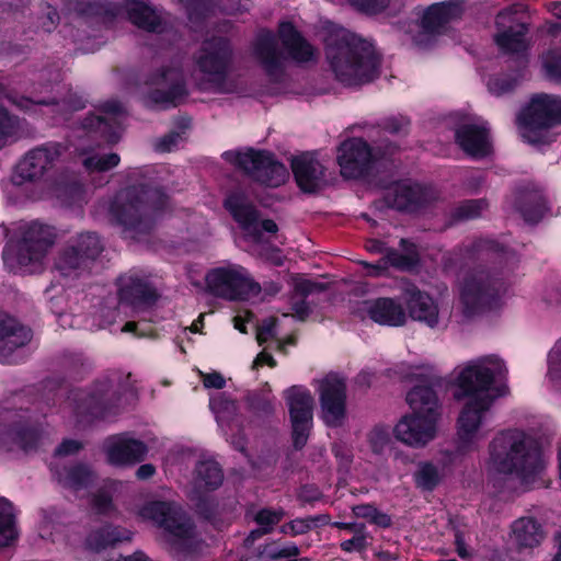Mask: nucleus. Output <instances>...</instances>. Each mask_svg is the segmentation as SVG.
<instances>
[{
  "instance_id": "f257e3e1",
  "label": "nucleus",
  "mask_w": 561,
  "mask_h": 561,
  "mask_svg": "<svg viewBox=\"0 0 561 561\" xmlns=\"http://www.w3.org/2000/svg\"><path fill=\"white\" fill-rule=\"evenodd\" d=\"M506 375V365L496 355L479 357L458 368L455 377L458 388L456 397L466 399L456 422V438L460 450L478 449L492 431L491 408L495 400L492 386Z\"/></svg>"
},
{
  "instance_id": "f03ea898",
  "label": "nucleus",
  "mask_w": 561,
  "mask_h": 561,
  "mask_svg": "<svg viewBox=\"0 0 561 561\" xmlns=\"http://www.w3.org/2000/svg\"><path fill=\"white\" fill-rule=\"evenodd\" d=\"M409 378L422 383L413 387L407 401L411 413L401 417L393 428V435L402 444L422 448L432 442L437 434L440 416L437 397L433 390L437 375L433 366L420 365L412 367Z\"/></svg>"
},
{
  "instance_id": "7ed1b4c3",
  "label": "nucleus",
  "mask_w": 561,
  "mask_h": 561,
  "mask_svg": "<svg viewBox=\"0 0 561 561\" xmlns=\"http://www.w3.org/2000/svg\"><path fill=\"white\" fill-rule=\"evenodd\" d=\"M325 54L336 80L344 85L365 84L379 75L380 59L374 46L345 28L330 32Z\"/></svg>"
},
{
  "instance_id": "20e7f679",
  "label": "nucleus",
  "mask_w": 561,
  "mask_h": 561,
  "mask_svg": "<svg viewBox=\"0 0 561 561\" xmlns=\"http://www.w3.org/2000/svg\"><path fill=\"white\" fill-rule=\"evenodd\" d=\"M545 463L536 442L523 431L507 430L490 442L484 467L491 476H515L528 483L545 468Z\"/></svg>"
},
{
  "instance_id": "39448f33",
  "label": "nucleus",
  "mask_w": 561,
  "mask_h": 561,
  "mask_svg": "<svg viewBox=\"0 0 561 561\" xmlns=\"http://www.w3.org/2000/svg\"><path fill=\"white\" fill-rule=\"evenodd\" d=\"M21 230V240L15 243L10 242L4 248V264L13 272H38L48 249L55 241V229L42 222L32 221L23 225Z\"/></svg>"
},
{
  "instance_id": "423d86ee",
  "label": "nucleus",
  "mask_w": 561,
  "mask_h": 561,
  "mask_svg": "<svg viewBox=\"0 0 561 561\" xmlns=\"http://www.w3.org/2000/svg\"><path fill=\"white\" fill-rule=\"evenodd\" d=\"M164 205V196L157 192L144 188H130L121 192L111 213L115 220L122 225L130 237L142 232L150 227L151 216Z\"/></svg>"
},
{
  "instance_id": "0eeeda50",
  "label": "nucleus",
  "mask_w": 561,
  "mask_h": 561,
  "mask_svg": "<svg viewBox=\"0 0 561 561\" xmlns=\"http://www.w3.org/2000/svg\"><path fill=\"white\" fill-rule=\"evenodd\" d=\"M561 122V98L548 94L534 96L517 119L520 137L533 145L552 141L550 128Z\"/></svg>"
},
{
  "instance_id": "6e6552de",
  "label": "nucleus",
  "mask_w": 561,
  "mask_h": 561,
  "mask_svg": "<svg viewBox=\"0 0 561 561\" xmlns=\"http://www.w3.org/2000/svg\"><path fill=\"white\" fill-rule=\"evenodd\" d=\"M459 302L466 316L496 308L507 293L506 283L484 271L466 274L458 285Z\"/></svg>"
},
{
  "instance_id": "1a4fd4ad",
  "label": "nucleus",
  "mask_w": 561,
  "mask_h": 561,
  "mask_svg": "<svg viewBox=\"0 0 561 561\" xmlns=\"http://www.w3.org/2000/svg\"><path fill=\"white\" fill-rule=\"evenodd\" d=\"M222 157L229 163L243 170L256 182L267 186H279L288 178L286 167L276 161L273 154L267 151L254 149L227 151Z\"/></svg>"
},
{
  "instance_id": "9d476101",
  "label": "nucleus",
  "mask_w": 561,
  "mask_h": 561,
  "mask_svg": "<svg viewBox=\"0 0 561 561\" xmlns=\"http://www.w3.org/2000/svg\"><path fill=\"white\" fill-rule=\"evenodd\" d=\"M206 284L215 295L230 300L244 299L260 289L248 272L236 264L209 271L206 275Z\"/></svg>"
},
{
  "instance_id": "9b49d317",
  "label": "nucleus",
  "mask_w": 561,
  "mask_h": 561,
  "mask_svg": "<svg viewBox=\"0 0 561 561\" xmlns=\"http://www.w3.org/2000/svg\"><path fill=\"white\" fill-rule=\"evenodd\" d=\"M196 65L209 83L220 91H229L224 83L230 71L231 48L225 38L206 41L196 56Z\"/></svg>"
},
{
  "instance_id": "f8f14e48",
  "label": "nucleus",
  "mask_w": 561,
  "mask_h": 561,
  "mask_svg": "<svg viewBox=\"0 0 561 561\" xmlns=\"http://www.w3.org/2000/svg\"><path fill=\"white\" fill-rule=\"evenodd\" d=\"M284 398L289 411L294 445L301 448L312 427L313 397L307 388L293 386L284 391Z\"/></svg>"
},
{
  "instance_id": "ddd939ff",
  "label": "nucleus",
  "mask_w": 561,
  "mask_h": 561,
  "mask_svg": "<svg viewBox=\"0 0 561 561\" xmlns=\"http://www.w3.org/2000/svg\"><path fill=\"white\" fill-rule=\"evenodd\" d=\"M62 153L64 147L57 142H49L31 150L15 167L11 178L12 184L22 186L42 179Z\"/></svg>"
},
{
  "instance_id": "4468645a",
  "label": "nucleus",
  "mask_w": 561,
  "mask_h": 561,
  "mask_svg": "<svg viewBox=\"0 0 561 561\" xmlns=\"http://www.w3.org/2000/svg\"><path fill=\"white\" fill-rule=\"evenodd\" d=\"M320 419L329 427L343 426L347 419L346 385L337 375H328L319 383Z\"/></svg>"
},
{
  "instance_id": "2eb2a0df",
  "label": "nucleus",
  "mask_w": 561,
  "mask_h": 561,
  "mask_svg": "<svg viewBox=\"0 0 561 561\" xmlns=\"http://www.w3.org/2000/svg\"><path fill=\"white\" fill-rule=\"evenodd\" d=\"M140 515L163 528L174 539L192 536L191 520L181 507L173 503L151 502L141 508Z\"/></svg>"
},
{
  "instance_id": "dca6fc26",
  "label": "nucleus",
  "mask_w": 561,
  "mask_h": 561,
  "mask_svg": "<svg viewBox=\"0 0 561 561\" xmlns=\"http://www.w3.org/2000/svg\"><path fill=\"white\" fill-rule=\"evenodd\" d=\"M225 206L244 231L245 238L253 243L261 241L262 231L275 233L278 230L273 220H260L256 210L247 203L242 194L233 193L229 195Z\"/></svg>"
},
{
  "instance_id": "f3484780",
  "label": "nucleus",
  "mask_w": 561,
  "mask_h": 561,
  "mask_svg": "<svg viewBox=\"0 0 561 561\" xmlns=\"http://www.w3.org/2000/svg\"><path fill=\"white\" fill-rule=\"evenodd\" d=\"M103 250L100 238L92 232L80 233L71 238L60 254L56 266L65 275L71 271L85 266Z\"/></svg>"
},
{
  "instance_id": "a211bd4d",
  "label": "nucleus",
  "mask_w": 561,
  "mask_h": 561,
  "mask_svg": "<svg viewBox=\"0 0 561 561\" xmlns=\"http://www.w3.org/2000/svg\"><path fill=\"white\" fill-rule=\"evenodd\" d=\"M377 158L368 144L362 138H351L343 141L339 149L336 160L341 175L346 179L362 176Z\"/></svg>"
},
{
  "instance_id": "6ab92c4d",
  "label": "nucleus",
  "mask_w": 561,
  "mask_h": 561,
  "mask_svg": "<svg viewBox=\"0 0 561 561\" xmlns=\"http://www.w3.org/2000/svg\"><path fill=\"white\" fill-rule=\"evenodd\" d=\"M354 316L389 327H400L407 321L402 305L392 298H378L357 301L352 307Z\"/></svg>"
},
{
  "instance_id": "aec40b11",
  "label": "nucleus",
  "mask_w": 561,
  "mask_h": 561,
  "mask_svg": "<svg viewBox=\"0 0 561 561\" xmlns=\"http://www.w3.org/2000/svg\"><path fill=\"white\" fill-rule=\"evenodd\" d=\"M455 137L459 147L472 158L486 157L492 150L489 127L479 117L461 124L456 129Z\"/></svg>"
},
{
  "instance_id": "412c9836",
  "label": "nucleus",
  "mask_w": 561,
  "mask_h": 561,
  "mask_svg": "<svg viewBox=\"0 0 561 561\" xmlns=\"http://www.w3.org/2000/svg\"><path fill=\"white\" fill-rule=\"evenodd\" d=\"M106 461L116 467H127L141 461L147 455V446L128 435L108 437L103 444Z\"/></svg>"
},
{
  "instance_id": "4be33fe9",
  "label": "nucleus",
  "mask_w": 561,
  "mask_h": 561,
  "mask_svg": "<svg viewBox=\"0 0 561 561\" xmlns=\"http://www.w3.org/2000/svg\"><path fill=\"white\" fill-rule=\"evenodd\" d=\"M291 170L297 185L304 192H316L325 184V167L313 152L293 158Z\"/></svg>"
},
{
  "instance_id": "5701e85b",
  "label": "nucleus",
  "mask_w": 561,
  "mask_h": 561,
  "mask_svg": "<svg viewBox=\"0 0 561 561\" xmlns=\"http://www.w3.org/2000/svg\"><path fill=\"white\" fill-rule=\"evenodd\" d=\"M497 34L495 42L505 53H520L527 48L525 38L526 26L511 9L501 12L496 18Z\"/></svg>"
},
{
  "instance_id": "b1692460",
  "label": "nucleus",
  "mask_w": 561,
  "mask_h": 561,
  "mask_svg": "<svg viewBox=\"0 0 561 561\" xmlns=\"http://www.w3.org/2000/svg\"><path fill=\"white\" fill-rule=\"evenodd\" d=\"M99 112L96 116L85 119L84 127L95 129L107 142H116L119 138L122 122L125 115L124 107L116 101H107Z\"/></svg>"
},
{
  "instance_id": "393cba45",
  "label": "nucleus",
  "mask_w": 561,
  "mask_h": 561,
  "mask_svg": "<svg viewBox=\"0 0 561 561\" xmlns=\"http://www.w3.org/2000/svg\"><path fill=\"white\" fill-rule=\"evenodd\" d=\"M31 340L30 330L21 327L13 318L0 313V363H15L14 352Z\"/></svg>"
},
{
  "instance_id": "a878e982",
  "label": "nucleus",
  "mask_w": 561,
  "mask_h": 561,
  "mask_svg": "<svg viewBox=\"0 0 561 561\" xmlns=\"http://www.w3.org/2000/svg\"><path fill=\"white\" fill-rule=\"evenodd\" d=\"M405 299L409 317L431 329L439 327L440 317L438 305L427 293L416 288L407 291Z\"/></svg>"
},
{
  "instance_id": "bb28decb",
  "label": "nucleus",
  "mask_w": 561,
  "mask_h": 561,
  "mask_svg": "<svg viewBox=\"0 0 561 561\" xmlns=\"http://www.w3.org/2000/svg\"><path fill=\"white\" fill-rule=\"evenodd\" d=\"M124 10L128 20L139 28L158 33L164 31L167 23L164 13L147 0H125Z\"/></svg>"
},
{
  "instance_id": "cd10ccee",
  "label": "nucleus",
  "mask_w": 561,
  "mask_h": 561,
  "mask_svg": "<svg viewBox=\"0 0 561 561\" xmlns=\"http://www.w3.org/2000/svg\"><path fill=\"white\" fill-rule=\"evenodd\" d=\"M154 84L161 87V89L167 90L163 93L160 91L154 92L150 95L149 102L153 104L167 105L174 103V100L178 96L184 94V81L182 71L178 66H172L171 68L163 69L156 78Z\"/></svg>"
},
{
  "instance_id": "c85d7f7f",
  "label": "nucleus",
  "mask_w": 561,
  "mask_h": 561,
  "mask_svg": "<svg viewBox=\"0 0 561 561\" xmlns=\"http://www.w3.org/2000/svg\"><path fill=\"white\" fill-rule=\"evenodd\" d=\"M457 460V456L451 451H443L437 459V463L423 462L415 473L417 486L424 490H433L442 478L450 470Z\"/></svg>"
},
{
  "instance_id": "c756f323",
  "label": "nucleus",
  "mask_w": 561,
  "mask_h": 561,
  "mask_svg": "<svg viewBox=\"0 0 561 561\" xmlns=\"http://www.w3.org/2000/svg\"><path fill=\"white\" fill-rule=\"evenodd\" d=\"M461 12V5L457 2L435 3L425 11L422 27L430 34L439 33L445 25L457 20Z\"/></svg>"
},
{
  "instance_id": "7c9ffc66",
  "label": "nucleus",
  "mask_w": 561,
  "mask_h": 561,
  "mask_svg": "<svg viewBox=\"0 0 561 561\" xmlns=\"http://www.w3.org/2000/svg\"><path fill=\"white\" fill-rule=\"evenodd\" d=\"M51 470L58 482L66 489L79 494L87 491L94 482V472L85 465L77 463L59 470L58 463H54Z\"/></svg>"
},
{
  "instance_id": "2f4dec72",
  "label": "nucleus",
  "mask_w": 561,
  "mask_h": 561,
  "mask_svg": "<svg viewBox=\"0 0 561 561\" xmlns=\"http://www.w3.org/2000/svg\"><path fill=\"white\" fill-rule=\"evenodd\" d=\"M39 438V434L35 430L12 426L0 421V448L11 450L16 446L30 451L36 447Z\"/></svg>"
},
{
  "instance_id": "473e14b6",
  "label": "nucleus",
  "mask_w": 561,
  "mask_h": 561,
  "mask_svg": "<svg viewBox=\"0 0 561 561\" xmlns=\"http://www.w3.org/2000/svg\"><path fill=\"white\" fill-rule=\"evenodd\" d=\"M279 36L293 59L298 62L312 60L316 56L313 47L300 37L293 24L284 22L279 25Z\"/></svg>"
},
{
  "instance_id": "72a5a7b5",
  "label": "nucleus",
  "mask_w": 561,
  "mask_h": 561,
  "mask_svg": "<svg viewBox=\"0 0 561 561\" xmlns=\"http://www.w3.org/2000/svg\"><path fill=\"white\" fill-rule=\"evenodd\" d=\"M401 245L403 250L405 251L404 254H400L398 251L386 248L383 257H382V265H370L367 263H364V265L368 268L367 274L369 276H379L382 274L386 265H391L398 268L407 270L413 266V264L416 262V252L413 244H410L407 247V241L401 240Z\"/></svg>"
},
{
  "instance_id": "f704fd0d",
  "label": "nucleus",
  "mask_w": 561,
  "mask_h": 561,
  "mask_svg": "<svg viewBox=\"0 0 561 561\" xmlns=\"http://www.w3.org/2000/svg\"><path fill=\"white\" fill-rule=\"evenodd\" d=\"M152 296L148 284L137 275L130 274L119 278L121 305L130 304L139 306L147 302Z\"/></svg>"
},
{
  "instance_id": "c9c22d12",
  "label": "nucleus",
  "mask_w": 561,
  "mask_h": 561,
  "mask_svg": "<svg viewBox=\"0 0 561 561\" xmlns=\"http://www.w3.org/2000/svg\"><path fill=\"white\" fill-rule=\"evenodd\" d=\"M254 55L270 75H275L280 67V55L275 37L270 32H261L254 44Z\"/></svg>"
},
{
  "instance_id": "e433bc0d",
  "label": "nucleus",
  "mask_w": 561,
  "mask_h": 561,
  "mask_svg": "<svg viewBox=\"0 0 561 561\" xmlns=\"http://www.w3.org/2000/svg\"><path fill=\"white\" fill-rule=\"evenodd\" d=\"M543 537L541 526L533 518H519L512 526V539L519 548H535Z\"/></svg>"
},
{
  "instance_id": "4c0bfd02",
  "label": "nucleus",
  "mask_w": 561,
  "mask_h": 561,
  "mask_svg": "<svg viewBox=\"0 0 561 561\" xmlns=\"http://www.w3.org/2000/svg\"><path fill=\"white\" fill-rule=\"evenodd\" d=\"M130 537V531L107 525L92 531L87 539V546L90 550L100 551L118 542L127 541Z\"/></svg>"
},
{
  "instance_id": "58836bf2",
  "label": "nucleus",
  "mask_w": 561,
  "mask_h": 561,
  "mask_svg": "<svg viewBox=\"0 0 561 561\" xmlns=\"http://www.w3.org/2000/svg\"><path fill=\"white\" fill-rule=\"evenodd\" d=\"M209 405L219 427L226 436H229V431L232 430L237 412L236 403L225 393H219L210 398Z\"/></svg>"
},
{
  "instance_id": "ea45409f",
  "label": "nucleus",
  "mask_w": 561,
  "mask_h": 561,
  "mask_svg": "<svg viewBox=\"0 0 561 561\" xmlns=\"http://www.w3.org/2000/svg\"><path fill=\"white\" fill-rule=\"evenodd\" d=\"M517 210L527 222L535 224L542 218L546 203L539 192H527L519 196Z\"/></svg>"
},
{
  "instance_id": "a19ab883",
  "label": "nucleus",
  "mask_w": 561,
  "mask_h": 561,
  "mask_svg": "<svg viewBox=\"0 0 561 561\" xmlns=\"http://www.w3.org/2000/svg\"><path fill=\"white\" fill-rule=\"evenodd\" d=\"M19 531L15 525L11 504L0 500V547H9L18 539Z\"/></svg>"
},
{
  "instance_id": "79ce46f5",
  "label": "nucleus",
  "mask_w": 561,
  "mask_h": 561,
  "mask_svg": "<svg viewBox=\"0 0 561 561\" xmlns=\"http://www.w3.org/2000/svg\"><path fill=\"white\" fill-rule=\"evenodd\" d=\"M392 205L398 209H410L421 204L422 190L416 184L398 183L393 188Z\"/></svg>"
},
{
  "instance_id": "37998d69",
  "label": "nucleus",
  "mask_w": 561,
  "mask_h": 561,
  "mask_svg": "<svg viewBox=\"0 0 561 561\" xmlns=\"http://www.w3.org/2000/svg\"><path fill=\"white\" fill-rule=\"evenodd\" d=\"M195 482L198 488H218L222 482V472L218 463L213 460H204L198 462L196 467Z\"/></svg>"
},
{
  "instance_id": "c03bdc74",
  "label": "nucleus",
  "mask_w": 561,
  "mask_h": 561,
  "mask_svg": "<svg viewBox=\"0 0 561 561\" xmlns=\"http://www.w3.org/2000/svg\"><path fill=\"white\" fill-rule=\"evenodd\" d=\"M16 105L26 111L31 110L32 106H34V105H45V106L56 105L57 111L61 114L83 107V103L81 101H77L76 103H73L71 100L62 99L61 103H59V102H56L55 98H53V99L39 98L36 101H32L30 99L22 98L16 103Z\"/></svg>"
},
{
  "instance_id": "a18cd8bd",
  "label": "nucleus",
  "mask_w": 561,
  "mask_h": 561,
  "mask_svg": "<svg viewBox=\"0 0 561 561\" xmlns=\"http://www.w3.org/2000/svg\"><path fill=\"white\" fill-rule=\"evenodd\" d=\"M299 553V549L294 543L277 545L270 543L264 546L260 552V557L264 561L278 560L283 558L296 557Z\"/></svg>"
},
{
  "instance_id": "49530a36",
  "label": "nucleus",
  "mask_w": 561,
  "mask_h": 561,
  "mask_svg": "<svg viewBox=\"0 0 561 561\" xmlns=\"http://www.w3.org/2000/svg\"><path fill=\"white\" fill-rule=\"evenodd\" d=\"M121 158L116 153H110L106 156L99 157L96 154L88 156L83 159L82 163L88 171L103 172L111 170L118 165Z\"/></svg>"
},
{
  "instance_id": "de8ad7c7",
  "label": "nucleus",
  "mask_w": 561,
  "mask_h": 561,
  "mask_svg": "<svg viewBox=\"0 0 561 561\" xmlns=\"http://www.w3.org/2000/svg\"><path fill=\"white\" fill-rule=\"evenodd\" d=\"M283 517L282 512H274L270 510H262L257 513L255 519L261 526V530H253L251 537L254 539L256 536L268 533L272 527L277 524Z\"/></svg>"
},
{
  "instance_id": "09e8293b",
  "label": "nucleus",
  "mask_w": 561,
  "mask_h": 561,
  "mask_svg": "<svg viewBox=\"0 0 561 561\" xmlns=\"http://www.w3.org/2000/svg\"><path fill=\"white\" fill-rule=\"evenodd\" d=\"M368 444L375 454H380L390 442V432L386 426H375L367 436Z\"/></svg>"
},
{
  "instance_id": "8fccbe9b",
  "label": "nucleus",
  "mask_w": 561,
  "mask_h": 561,
  "mask_svg": "<svg viewBox=\"0 0 561 561\" xmlns=\"http://www.w3.org/2000/svg\"><path fill=\"white\" fill-rule=\"evenodd\" d=\"M542 68L550 79L561 80V53L551 50L543 55Z\"/></svg>"
},
{
  "instance_id": "3c124183",
  "label": "nucleus",
  "mask_w": 561,
  "mask_h": 561,
  "mask_svg": "<svg viewBox=\"0 0 561 561\" xmlns=\"http://www.w3.org/2000/svg\"><path fill=\"white\" fill-rule=\"evenodd\" d=\"M343 527L350 528L355 533V536L348 540H345L341 543V547L344 551H355V550H362L367 545L366 536L363 533V525H350V524H343Z\"/></svg>"
},
{
  "instance_id": "603ef678",
  "label": "nucleus",
  "mask_w": 561,
  "mask_h": 561,
  "mask_svg": "<svg viewBox=\"0 0 561 561\" xmlns=\"http://www.w3.org/2000/svg\"><path fill=\"white\" fill-rule=\"evenodd\" d=\"M353 512L357 517L367 518L381 526L390 524V518L386 514L379 513L374 506L368 504L357 505L353 508Z\"/></svg>"
},
{
  "instance_id": "864d4df0",
  "label": "nucleus",
  "mask_w": 561,
  "mask_h": 561,
  "mask_svg": "<svg viewBox=\"0 0 561 561\" xmlns=\"http://www.w3.org/2000/svg\"><path fill=\"white\" fill-rule=\"evenodd\" d=\"M548 375L552 379L561 377V340L554 344L548 354Z\"/></svg>"
},
{
  "instance_id": "5fc2aeb1",
  "label": "nucleus",
  "mask_w": 561,
  "mask_h": 561,
  "mask_svg": "<svg viewBox=\"0 0 561 561\" xmlns=\"http://www.w3.org/2000/svg\"><path fill=\"white\" fill-rule=\"evenodd\" d=\"M14 129V119L9 116L7 111L0 108V149L7 145L8 139L13 134Z\"/></svg>"
},
{
  "instance_id": "6e6d98bb",
  "label": "nucleus",
  "mask_w": 561,
  "mask_h": 561,
  "mask_svg": "<svg viewBox=\"0 0 561 561\" xmlns=\"http://www.w3.org/2000/svg\"><path fill=\"white\" fill-rule=\"evenodd\" d=\"M486 208L483 201H468L458 208L460 218L470 219L479 216Z\"/></svg>"
},
{
  "instance_id": "4d7b16f0",
  "label": "nucleus",
  "mask_w": 561,
  "mask_h": 561,
  "mask_svg": "<svg viewBox=\"0 0 561 561\" xmlns=\"http://www.w3.org/2000/svg\"><path fill=\"white\" fill-rule=\"evenodd\" d=\"M357 10L365 13H377L387 7L388 0H347Z\"/></svg>"
},
{
  "instance_id": "13d9d810",
  "label": "nucleus",
  "mask_w": 561,
  "mask_h": 561,
  "mask_svg": "<svg viewBox=\"0 0 561 561\" xmlns=\"http://www.w3.org/2000/svg\"><path fill=\"white\" fill-rule=\"evenodd\" d=\"M103 396L104 391H102V393H92L88 397H84L81 409L91 412L95 416H104L102 409Z\"/></svg>"
},
{
  "instance_id": "bf43d9fd",
  "label": "nucleus",
  "mask_w": 561,
  "mask_h": 561,
  "mask_svg": "<svg viewBox=\"0 0 561 561\" xmlns=\"http://www.w3.org/2000/svg\"><path fill=\"white\" fill-rule=\"evenodd\" d=\"M276 334V320L274 318H268L263 321V323L257 328L256 331V340L259 344H263L272 339H274Z\"/></svg>"
},
{
  "instance_id": "052dcab7",
  "label": "nucleus",
  "mask_w": 561,
  "mask_h": 561,
  "mask_svg": "<svg viewBox=\"0 0 561 561\" xmlns=\"http://www.w3.org/2000/svg\"><path fill=\"white\" fill-rule=\"evenodd\" d=\"M516 84V80H508L506 78L495 77L489 80L488 88L490 92L496 95L504 94L511 91Z\"/></svg>"
},
{
  "instance_id": "680f3d73",
  "label": "nucleus",
  "mask_w": 561,
  "mask_h": 561,
  "mask_svg": "<svg viewBox=\"0 0 561 561\" xmlns=\"http://www.w3.org/2000/svg\"><path fill=\"white\" fill-rule=\"evenodd\" d=\"M409 119L403 116H392L385 121L383 128L391 134H399L407 129Z\"/></svg>"
},
{
  "instance_id": "e2e57ef3",
  "label": "nucleus",
  "mask_w": 561,
  "mask_h": 561,
  "mask_svg": "<svg viewBox=\"0 0 561 561\" xmlns=\"http://www.w3.org/2000/svg\"><path fill=\"white\" fill-rule=\"evenodd\" d=\"M199 375L203 378V385L207 389H222L226 386V380L221 374L214 371L209 374H205L199 371Z\"/></svg>"
},
{
  "instance_id": "0e129e2a",
  "label": "nucleus",
  "mask_w": 561,
  "mask_h": 561,
  "mask_svg": "<svg viewBox=\"0 0 561 561\" xmlns=\"http://www.w3.org/2000/svg\"><path fill=\"white\" fill-rule=\"evenodd\" d=\"M92 507L98 513H106L112 510V500L106 493L99 491L93 494Z\"/></svg>"
},
{
  "instance_id": "69168bd1",
  "label": "nucleus",
  "mask_w": 561,
  "mask_h": 561,
  "mask_svg": "<svg viewBox=\"0 0 561 561\" xmlns=\"http://www.w3.org/2000/svg\"><path fill=\"white\" fill-rule=\"evenodd\" d=\"M293 287L297 294L307 296L314 291L318 288V285L307 278L297 276L293 278Z\"/></svg>"
},
{
  "instance_id": "338daca9",
  "label": "nucleus",
  "mask_w": 561,
  "mask_h": 561,
  "mask_svg": "<svg viewBox=\"0 0 561 561\" xmlns=\"http://www.w3.org/2000/svg\"><path fill=\"white\" fill-rule=\"evenodd\" d=\"M182 140L181 133H171L168 136L161 138L156 148L160 151H171L173 150L178 144Z\"/></svg>"
},
{
  "instance_id": "774afa93",
  "label": "nucleus",
  "mask_w": 561,
  "mask_h": 561,
  "mask_svg": "<svg viewBox=\"0 0 561 561\" xmlns=\"http://www.w3.org/2000/svg\"><path fill=\"white\" fill-rule=\"evenodd\" d=\"M187 7L188 19L193 22L199 18V15L206 10L205 0H180Z\"/></svg>"
}]
</instances>
